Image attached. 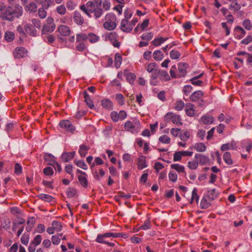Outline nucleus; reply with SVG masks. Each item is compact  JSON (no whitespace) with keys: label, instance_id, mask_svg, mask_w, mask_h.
Listing matches in <instances>:
<instances>
[{"label":"nucleus","instance_id":"f257e3e1","mask_svg":"<svg viewBox=\"0 0 252 252\" xmlns=\"http://www.w3.org/2000/svg\"><path fill=\"white\" fill-rule=\"evenodd\" d=\"M22 15V7L14 9L11 6L0 5V17L4 20L12 21L15 18H19Z\"/></svg>","mask_w":252,"mask_h":252},{"label":"nucleus","instance_id":"f03ea898","mask_svg":"<svg viewBox=\"0 0 252 252\" xmlns=\"http://www.w3.org/2000/svg\"><path fill=\"white\" fill-rule=\"evenodd\" d=\"M94 2L92 1H89L86 3V6L81 5L80 8L83 10L89 17H92L91 14H94V16L95 18H98L102 15V11L101 10L97 8L96 10L93 9Z\"/></svg>","mask_w":252,"mask_h":252},{"label":"nucleus","instance_id":"7ed1b4c3","mask_svg":"<svg viewBox=\"0 0 252 252\" xmlns=\"http://www.w3.org/2000/svg\"><path fill=\"white\" fill-rule=\"evenodd\" d=\"M122 233H114L111 232L106 233L103 234H98L96 237V241L101 244H106L110 247H114L115 244L113 243H110L106 240V239L109 237L117 238L123 236Z\"/></svg>","mask_w":252,"mask_h":252},{"label":"nucleus","instance_id":"20e7f679","mask_svg":"<svg viewBox=\"0 0 252 252\" xmlns=\"http://www.w3.org/2000/svg\"><path fill=\"white\" fill-rule=\"evenodd\" d=\"M105 22L103 23V27L109 31L114 30L117 27L116 17L113 13H109L105 17Z\"/></svg>","mask_w":252,"mask_h":252},{"label":"nucleus","instance_id":"39448f33","mask_svg":"<svg viewBox=\"0 0 252 252\" xmlns=\"http://www.w3.org/2000/svg\"><path fill=\"white\" fill-rule=\"evenodd\" d=\"M118 35L115 32H111L105 35V40H109L113 44L114 47L119 48L120 46V43L118 41Z\"/></svg>","mask_w":252,"mask_h":252},{"label":"nucleus","instance_id":"423d86ee","mask_svg":"<svg viewBox=\"0 0 252 252\" xmlns=\"http://www.w3.org/2000/svg\"><path fill=\"white\" fill-rule=\"evenodd\" d=\"M60 127L65 131L73 133L75 130V127L73 126L71 122L68 120H64L61 121L59 123Z\"/></svg>","mask_w":252,"mask_h":252},{"label":"nucleus","instance_id":"0eeeda50","mask_svg":"<svg viewBox=\"0 0 252 252\" xmlns=\"http://www.w3.org/2000/svg\"><path fill=\"white\" fill-rule=\"evenodd\" d=\"M121 30L126 32H129L132 30V25L126 19H123L121 23Z\"/></svg>","mask_w":252,"mask_h":252},{"label":"nucleus","instance_id":"6e6552de","mask_svg":"<svg viewBox=\"0 0 252 252\" xmlns=\"http://www.w3.org/2000/svg\"><path fill=\"white\" fill-rule=\"evenodd\" d=\"M27 50L22 47L17 48L15 49L13 54L15 58H21L24 57L27 54Z\"/></svg>","mask_w":252,"mask_h":252},{"label":"nucleus","instance_id":"1a4fd4ad","mask_svg":"<svg viewBox=\"0 0 252 252\" xmlns=\"http://www.w3.org/2000/svg\"><path fill=\"white\" fill-rule=\"evenodd\" d=\"M237 148L236 143L234 141H232L230 143L223 144L220 147L222 151H225L228 150H236Z\"/></svg>","mask_w":252,"mask_h":252},{"label":"nucleus","instance_id":"9d476101","mask_svg":"<svg viewBox=\"0 0 252 252\" xmlns=\"http://www.w3.org/2000/svg\"><path fill=\"white\" fill-rule=\"evenodd\" d=\"M187 64L185 63H180L178 65V77H184L186 74Z\"/></svg>","mask_w":252,"mask_h":252},{"label":"nucleus","instance_id":"9b49d317","mask_svg":"<svg viewBox=\"0 0 252 252\" xmlns=\"http://www.w3.org/2000/svg\"><path fill=\"white\" fill-rule=\"evenodd\" d=\"M58 31L61 35L67 36L70 33L69 28L66 25H60L58 28Z\"/></svg>","mask_w":252,"mask_h":252},{"label":"nucleus","instance_id":"f8f14e48","mask_svg":"<svg viewBox=\"0 0 252 252\" xmlns=\"http://www.w3.org/2000/svg\"><path fill=\"white\" fill-rule=\"evenodd\" d=\"M139 125V121H135L134 122H132L130 121H127L125 124V128L127 131H130L131 132H133L135 126Z\"/></svg>","mask_w":252,"mask_h":252},{"label":"nucleus","instance_id":"ddd939ff","mask_svg":"<svg viewBox=\"0 0 252 252\" xmlns=\"http://www.w3.org/2000/svg\"><path fill=\"white\" fill-rule=\"evenodd\" d=\"M73 20L75 23L79 25H83L84 21V19L81 14L77 11H75L74 13Z\"/></svg>","mask_w":252,"mask_h":252},{"label":"nucleus","instance_id":"4468645a","mask_svg":"<svg viewBox=\"0 0 252 252\" xmlns=\"http://www.w3.org/2000/svg\"><path fill=\"white\" fill-rule=\"evenodd\" d=\"M75 154V152H64L63 153L61 158L64 162H68L72 159Z\"/></svg>","mask_w":252,"mask_h":252},{"label":"nucleus","instance_id":"2eb2a0df","mask_svg":"<svg viewBox=\"0 0 252 252\" xmlns=\"http://www.w3.org/2000/svg\"><path fill=\"white\" fill-rule=\"evenodd\" d=\"M26 32L31 36H35L36 34V30L32 26V25L27 24L25 26Z\"/></svg>","mask_w":252,"mask_h":252},{"label":"nucleus","instance_id":"dca6fc26","mask_svg":"<svg viewBox=\"0 0 252 252\" xmlns=\"http://www.w3.org/2000/svg\"><path fill=\"white\" fill-rule=\"evenodd\" d=\"M83 94L85 98V101L86 103L87 106L91 109L94 108V102L92 99L91 98L90 96L88 94L87 92L85 91L83 93Z\"/></svg>","mask_w":252,"mask_h":252},{"label":"nucleus","instance_id":"f3484780","mask_svg":"<svg viewBox=\"0 0 252 252\" xmlns=\"http://www.w3.org/2000/svg\"><path fill=\"white\" fill-rule=\"evenodd\" d=\"M203 92L201 91L194 92L190 96V100L192 101L198 100L203 95Z\"/></svg>","mask_w":252,"mask_h":252},{"label":"nucleus","instance_id":"a211bd4d","mask_svg":"<svg viewBox=\"0 0 252 252\" xmlns=\"http://www.w3.org/2000/svg\"><path fill=\"white\" fill-rule=\"evenodd\" d=\"M44 160L48 162V164L53 165L56 162L55 157L50 154L46 153L44 156Z\"/></svg>","mask_w":252,"mask_h":252},{"label":"nucleus","instance_id":"6ab92c4d","mask_svg":"<svg viewBox=\"0 0 252 252\" xmlns=\"http://www.w3.org/2000/svg\"><path fill=\"white\" fill-rule=\"evenodd\" d=\"M223 159L228 165H232L233 163L230 152H226L224 153L223 155Z\"/></svg>","mask_w":252,"mask_h":252},{"label":"nucleus","instance_id":"aec40b11","mask_svg":"<svg viewBox=\"0 0 252 252\" xmlns=\"http://www.w3.org/2000/svg\"><path fill=\"white\" fill-rule=\"evenodd\" d=\"M37 196L39 199L47 202H51L54 199L52 196L44 193L39 194Z\"/></svg>","mask_w":252,"mask_h":252},{"label":"nucleus","instance_id":"412c9836","mask_svg":"<svg viewBox=\"0 0 252 252\" xmlns=\"http://www.w3.org/2000/svg\"><path fill=\"white\" fill-rule=\"evenodd\" d=\"M90 147L85 145H81L79 147V153L81 157H85Z\"/></svg>","mask_w":252,"mask_h":252},{"label":"nucleus","instance_id":"4be33fe9","mask_svg":"<svg viewBox=\"0 0 252 252\" xmlns=\"http://www.w3.org/2000/svg\"><path fill=\"white\" fill-rule=\"evenodd\" d=\"M86 176H87L85 175L78 176V179L79 182V183L83 187L85 188H87L88 186V180L87 179Z\"/></svg>","mask_w":252,"mask_h":252},{"label":"nucleus","instance_id":"5701e85b","mask_svg":"<svg viewBox=\"0 0 252 252\" xmlns=\"http://www.w3.org/2000/svg\"><path fill=\"white\" fill-rule=\"evenodd\" d=\"M55 29V26L54 24H47L44 25L42 29V32L43 34H46L49 32H52Z\"/></svg>","mask_w":252,"mask_h":252},{"label":"nucleus","instance_id":"b1692460","mask_svg":"<svg viewBox=\"0 0 252 252\" xmlns=\"http://www.w3.org/2000/svg\"><path fill=\"white\" fill-rule=\"evenodd\" d=\"M102 106L108 110L112 109V102L108 99H103L101 101Z\"/></svg>","mask_w":252,"mask_h":252},{"label":"nucleus","instance_id":"393cba45","mask_svg":"<svg viewBox=\"0 0 252 252\" xmlns=\"http://www.w3.org/2000/svg\"><path fill=\"white\" fill-rule=\"evenodd\" d=\"M146 69L148 72L153 73L159 69L156 63H151L146 67Z\"/></svg>","mask_w":252,"mask_h":252},{"label":"nucleus","instance_id":"a878e982","mask_svg":"<svg viewBox=\"0 0 252 252\" xmlns=\"http://www.w3.org/2000/svg\"><path fill=\"white\" fill-rule=\"evenodd\" d=\"M168 39L167 37H159L158 38H155L152 41V43L156 46H158L161 44L164 41H166Z\"/></svg>","mask_w":252,"mask_h":252},{"label":"nucleus","instance_id":"bb28decb","mask_svg":"<svg viewBox=\"0 0 252 252\" xmlns=\"http://www.w3.org/2000/svg\"><path fill=\"white\" fill-rule=\"evenodd\" d=\"M138 168L140 170L143 169L147 166L146 164L145 158L142 157L138 159Z\"/></svg>","mask_w":252,"mask_h":252},{"label":"nucleus","instance_id":"cd10ccee","mask_svg":"<svg viewBox=\"0 0 252 252\" xmlns=\"http://www.w3.org/2000/svg\"><path fill=\"white\" fill-rule=\"evenodd\" d=\"M193 148L197 152H203L205 151V144L203 143H196L193 147H190L192 149Z\"/></svg>","mask_w":252,"mask_h":252},{"label":"nucleus","instance_id":"c85d7f7f","mask_svg":"<svg viewBox=\"0 0 252 252\" xmlns=\"http://www.w3.org/2000/svg\"><path fill=\"white\" fill-rule=\"evenodd\" d=\"M153 58L156 61H161L163 58V54L160 50H156L153 54Z\"/></svg>","mask_w":252,"mask_h":252},{"label":"nucleus","instance_id":"c756f323","mask_svg":"<svg viewBox=\"0 0 252 252\" xmlns=\"http://www.w3.org/2000/svg\"><path fill=\"white\" fill-rule=\"evenodd\" d=\"M218 193L216 192L215 189L208 191L207 197L210 200H214L217 196Z\"/></svg>","mask_w":252,"mask_h":252},{"label":"nucleus","instance_id":"7c9ffc66","mask_svg":"<svg viewBox=\"0 0 252 252\" xmlns=\"http://www.w3.org/2000/svg\"><path fill=\"white\" fill-rule=\"evenodd\" d=\"M159 78L161 80L163 81H168L170 79L169 74L168 73L164 70H160L159 73Z\"/></svg>","mask_w":252,"mask_h":252},{"label":"nucleus","instance_id":"2f4dec72","mask_svg":"<svg viewBox=\"0 0 252 252\" xmlns=\"http://www.w3.org/2000/svg\"><path fill=\"white\" fill-rule=\"evenodd\" d=\"M242 25L247 30L250 31L252 29V23L249 19H246L243 20Z\"/></svg>","mask_w":252,"mask_h":252},{"label":"nucleus","instance_id":"473e14b6","mask_svg":"<svg viewBox=\"0 0 252 252\" xmlns=\"http://www.w3.org/2000/svg\"><path fill=\"white\" fill-rule=\"evenodd\" d=\"M28 226L26 227V229L28 232H30L32 230V226L35 223V220L33 218H29L27 220Z\"/></svg>","mask_w":252,"mask_h":252},{"label":"nucleus","instance_id":"72a5a7b5","mask_svg":"<svg viewBox=\"0 0 252 252\" xmlns=\"http://www.w3.org/2000/svg\"><path fill=\"white\" fill-rule=\"evenodd\" d=\"M88 37V35L85 33H80L77 34L76 41L78 42H83V41L87 40Z\"/></svg>","mask_w":252,"mask_h":252},{"label":"nucleus","instance_id":"f704fd0d","mask_svg":"<svg viewBox=\"0 0 252 252\" xmlns=\"http://www.w3.org/2000/svg\"><path fill=\"white\" fill-rule=\"evenodd\" d=\"M187 107H188L189 108L186 110V114L189 116H193L194 114V110L193 109V105L191 103H189L187 104Z\"/></svg>","mask_w":252,"mask_h":252},{"label":"nucleus","instance_id":"c9c22d12","mask_svg":"<svg viewBox=\"0 0 252 252\" xmlns=\"http://www.w3.org/2000/svg\"><path fill=\"white\" fill-rule=\"evenodd\" d=\"M74 163L78 167L84 169H88L87 165L83 160H74Z\"/></svg>","mask_w":252,"mask_h":252},{"label":"nucleus","instance_id":"e433bc0d","mask_svg":"<svg viewBox=\"0 0 252 252\" xmlns=\"http://www.w3.org/2000/svg\"><path fill=\"white\" fill-rule=\"evenodd\" d=\"M171 168L176 170L178 172H184L185 168L182 165H180L178 164H173L171 165Z\"/></svg>","mask_w":252,"mask_h":252},{"label":"nucleus","instance_id":"4c0bfd02","mask_svg":"<svg viewBox=\"0 0 252 252\" xmlns=\"http://www.w3.org/2000/svg\"><path fill=\"white\" fill-rule=\"evenodd\" d=\"M180 56L181 54L177 50H172L170 53V57L173 60L178 59Z\"/></svg>","mask_w":252,"mask_h":252},{"label":"nucleus","instance_id":"58836bf2","mask_svg":"<svg viewBox=\"0 0 252 252\" xmlns=\"http://www.w3.org/2000/svg\"><path fill=\"white\" fill-rule=\"evenodd\" d=\"M94 5L92 6L93 9L96 10L97 8L100 9L102 11V14L103 13V10L100 7L101 4L102 3V0H94Z\"/></svg>","mask_w":252,"mask_h":252},{"label":"nucleus","instance_id":"ea45409f","mask_svg":"<svg viewBox=\"0 0 252 252\" xmlns=\"http://www.w3.org/2000/svg\"><path fill=\"white\" fill-rule=\"evenodd\" d=\"M52 226L56 231H60L62 229V225L60 222L54 220L52 222Z\"/></svg>","mask_w":252,"mask_h":252},{"label":"nucleus","instance_id":"a19ab883","mask_svg":"<svg viewBox=\"0 0 252 252\" xmlns=\"http://www.w3.org/2000/svg\"><path fill=\"white\" fill-rule=\"evenodd\" d=\"M14 37V34L12 32L7 31L5 33V39L8 42L13 41Z\"/></svg>","mask_w":252,"mask_h":252},{"label":"nucleus","instance_id":"79ce46f5","mask_svg":"<svg viewBox=\"0 0 252 252\" xmlns=\"http://www.w3.org/2000/svg\"><path fill=\"white\" fill-rule=\"evenodd\" d=\"M122 63V57L119 54H116L115 57V65L117 68H119Z\"/></svg>","mask_w":252,"mask_h":252},{"label":"nucleus","instance_id":"37998d69","mask_svg":"<svg viewBox=\"0 0 252 252\" xmlns=\"http://www.w3.org/2000/svg\"><path fill=\"white\" fill-rule=\"evenodd\" d=\"M181 119L179 115L173 114L172 119V122L173 123L176 124L177 125H182V123L181 122Z\"/></svg>","mask_w":252,"mask_h":252},{"label":"nucleus","instance_id":"c03bdc74","mask_svg":"<svg viewBox=\"0 0 252 252\" xmlns=\"http://www.w3.org/2000/svg\"><path fill=\"white\" fill-rule=\"evenodd\" d=\"M88 37L89 38V40L91 43H95L98 41L99 39V37L96 35L90 33L88 34Z\"/></svg>","mask_w":252,"mask_h":252},{"label":"nucleus","instance_id":"a18cd8bd","mask_svg":"<svg viewBox=\"0 0 252 252\" xmlns=\"http://www.w3.org/2000/svg\"><path fill=\"white\" fill-rule=\"evenodd\" d=\"M41 240V236L40 235H37L31 242V244L34 245V246H37L40 244Z\"/></svg>","mask_w":252,"mask_h":252},{"label":"nucleus","instance_id":"49530a36","mask_svg":"<svg viewBox=\"0 0 252 252\" xmlns=\"http://www.w3.org/2000/svg\"><path fill=\"white\" fill-rule=\"evenodd\" d=\"M203 74V73L201 74L198 76H195L191 79V81L192 84L196 86H200L202 83L203 81L198 80V79Z\"/></svg>","mask_w":252,"mask_h":252},{"label":"nucleus","instance_id":"de8ad7c7","mask_svg":"<svg viewBox=\"0 0 252 252\" xmlns=\"http://www.w3.org/2000/svg\"><path fill=\"white\" fill-rule=\"evenodd\" d=\"M53 3H54V0H43L42 7L45 9H48Z\"/></svg>","mask_w":252,"mask_h":252},{"label":"nucleus","instance_id":"09e8293b","mask_svg":"<svg viewBox=\"0 0 252 252\" xmlns=\"http://www.w3.org/2000/svg\"><path fill=\"white\" fill-rule=\"evenodd\" d=\"M66 7L68 10H72L76 6V3L72 0H70L66 2Z\"/></svg>","mask_w":252,"mask_h":252},{"label":"nucleus","instance_id":"8fccbe9b","mask_svg":"<svg viewBox=\"0 0 252 252\" xmlns=\"http://www.w3.org/2000/svg\"><path fill=\"white\" fill-rule=\"evenodd\" d=\"M57 12L61 15H64L66 13V8L64 5H61L57 7Z\"/></svg>","mask_w":252,"mask_h":252},{"label":"nucleus","instance_id":"3c124183","mask_svg":"<svg viewBox=\"0 0 252 252\" xmlns=\"http://www.w3.org/2000/svg\"><path fill=\"white\" fill-rule=\"evenodd\" d=\"M126 79L130 84H132L135 78V75L132 73H127L126 74Z\"/></svg>","mask_w":252,"mask_h":252},{"label":"nucleus","instance_id":"603ef678","mask_svg":"<svg viewBox=\"0 0 252 252\" xmlns=\"http://www.w3.org/2000/svg\"><path fill=\"white\" fill-rule=\"evenodd\" d=\"M78 45L76 46V49L79 52H83L87 48L86 45L84 42H79Z\"/></svg>","mask_w":252,"mask_h":252},{"label":"nucleus","instance_id":"864d4df0","mask_svg":"<svg viewBox=\"0 0 252 252\" xmlns=\"http://www.w3.org/2000/svg\"><path fill=\"white\" fill-rule=\"evenodd\" d=\"M159 141L163 143L168 144L170 142V138L167 135H163L159 137Z\"/></svg>","mask_w":252,"mask_h":252},{"label":"nucleus","instance_id":"5fc2aeb1","mask_svg":"<svg viewBox=\"0 0 252 252\" xmlns=\"http://www.w3.org/2000/svg\"><path fill=\"white\" fill-rule=\"evenodd\" d=\"M195 199L197 203L199 200V196L197 194V189L194 188L192 191V196L190 203H192V201Z\"/></svg>","mask_w":252,"mask_h":252},{"label":"nucleus","instance_id":"6e6d98bb","mask_svg":"<svg viewBox=\"0 0 252 252\" xmlns=\"http://www.w3.org/2000/svg\"><path fill=\"white\" fill-rule=\"evenodd\" d=\"M110 116L113 122H117L120 120L119 114L116 111H112L111 113Z\"/></svg>","mask_w":252,"mask_h":252},{"label":"nucleus","instance_id":"4d7b16f0","mask_svg":"<svg viewBox=\"0 0 252 252\" xmlns=\"http://www.w3.org/2000/svg\"><path fill=\"white\" fill-rule=\"evenodd\" d=\"M28 10L35 12L37 9V6L35 2H32L27 6Z\"/></svg>","mask_w":252,"mask_h":252},{"label":"nucleus","instance_id":"13d9d810","mask_svg":"<svg viewBox=\"0 0 252 252\" xmlns=\"http://www.w3.org/2000/svg\"><path fill=\"white\" fill-rule=\"evenodd\" d=\"M185 106L184 102L182 101H178L176 103V106L175 107V109L178 111H180L182 110Z\"/></svg>","mask_w":252,"mask_h":252},{"label":"nucleus","instance_id":"bf43d9fd","mask_svg":"<svg viewBox=\"0 0 252 252\" xmlns=\"http://www.w3.org/2000/svg\"><path fill=\"white\" fill-rule=\"evenodd\" d=\"M168 176L169 180L172 182H175L177 180V175L174 171H170Z\"/></svg>","mask_w":252,"mask_h":252},{"label":"nucleus","instance_id":"052dcab7","mask_svg":"<svg viewBox=\"0 0 252 252\" xmlns=\"http://www.w3.org/2000/svg\"><path fill=\"white\" fill-rule=\"evenodd\" d=\"M76 193V190L74 188H69L67 191V195L68 197H73Z\"/></svg>","mask_w":252,"mask_h":252},{"label":"nucleus","instance_id":"680f3d73","mask_svg":"<svg viewBox=\"0 0 252 252\" xmlns=\"http://www.w3.org/2000/svg\"><path fill=\"white\" fill-rule=\"evenodd\" d=\"M195 158L197 160H199L200 163L202 165H204L205 164V159L204 157L203 156L202 154H197L195 156Z\"/></svg>","mask_w":252,"mask_h":252},{"label":"nucleus","instance_id":"e2e57ef3","mask_svg":"<svg viewBox=\"0 0 252 252\" xmlns=\"http://www.w3.org/2000/svg\"><path fill=\"white\" fill-rule=\"evenodd\" d=\"M14 172L16 174H20L22 173V167L19 163H16L15 164Z\"/></svg>","mask_w":252,"mask_h":252},{"label":"nucleus","instance_id":"0e129e2a","mask_svg":"<svg viewBox=\"0 0 252 252\" xmlns=\"http://www.w3.org/2000/svg\"><path fill=\"white\" fill-rule=\"evenodd\" d=\"M198 165L197 161L193 160L188 162V167L191 169H196Z\"/></svg>","mask_w":252,"mask_h":252},{"label":"nucleus","instance_id":"69168bd1","mask_svg":"<svg viewBox=\"0 0 252 252\" xmlns=\"http://www.w3.org/2000/svg\"><path fill=\"white\" fill-rule=\"evenodd\" d=\"M43 173L46 175H52L53 174V170L50 166L46 167L43 170Z\"/></svg>","mask_w":252,"mask_h":252},{"label":"nucleus","instance_id":"338daca9","mask_svg":"<svg viewBox=\"0 0 252 252\" xmlns=\"http://www.w3.org/2000/svg\"><path fill=\"white\" fill-rule=\"evenodd\" d=\"M45 8H44L43 7L42 8H40L38 9V15L39 16L42 18L43 19L46 17L47 15L46 11L44 10Z\"/></svg>","mask_w":252,"mask_h":252},{"label":"nucleus","instance_id":"774afa93","mask_svg":"<svg viewBox=\"0 0 252 252\" xmlns=\"http://www.w3.org/2000/svg\"><path fill=\"white\" fill-rule=\"evenodd\" d=\"M182 157L181 151L176 152L174 154L173 160L174 161H180L182 159Z\"/></svg>","mask_w":252,"mask_h":252}]
</instances>
